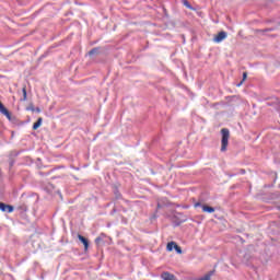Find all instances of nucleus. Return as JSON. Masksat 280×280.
Wrapping results in <instances>:
<instances>
[{"label":"nucleus","instance_id":"obj_10","mask_svg":"<svg viewBox=\"0 0 280 280\" xmlns=\"http://www.w3.org/2000/svg\"><path fill=\"white\" fill-rule=\"evenodd\" d=\"M175 245H176L175 242L167 243L166 249H167L168 252H172V250H174V246H175Z\"/></svg>","mask_w":280,"mask_h":280},{"label":"nucleus","instance_id":"obj_5","mask_svg":"<svg viewBox=\"0 0 280 280\" xmlns=\"http://www.w3.org/2000/svg\"><path fill=\"white\" fill-rule=\"evenodd\" d=\"M201 209H202L203 213H213L215 211V208H213L211 206H207V205H202Z\"/></svg>","mask_w":280,"mask_h":280},{"label":"nucleus","instance_id":"obj_19","mask_svg":"<svg viewBox=\"0 0 280 280\" xmlns=\"http://www.w3.org/2000/svg\"><path fill=\"white\" fill-rule=\"evenodd\" d=\"M9 165H10V167H14V160H10V162H9Z\"/></svg>","mask_w":280,"mask_h":280},{"label":"nucleus","instance_id":"obj_9","mask_svg":"<svg viewBox=\"0 0 280 280\" xmlns=\"http://www.w3.org/2000/svg\"><path fill=\"white\" fill-rule=\"evenodd\" d=\"M22 93H23V97L21 98V102H26L27 101V89L23 88Z\"/></svg>","mask_w":280,"mask_h":280},{"label":"nucleus","instance_id":"obj_23","mask_svg":"<svg viewBox=\"0 0 280 280\" xmlns=\"http://www.w3.org/2000/svg\"><path fill=\"white\" fill-rule=\"evenodd\" d=\"M267 32H272V28L267 30Z\"/></svg>","mask_w":280,"mask_h":280},{"label":"nucleus","instance_id":"obj_6","mask_svg":"<svg viewBox=\"0 0 280 280\" xmlns=\"http://www.w3.org/2000/svg\"><path fill=\"white\" fill-rule=\"evenodd\" d=\"M78 238L82 242V244L84 245L85 250L89 249V240H86V237L82 236V235H78Z\"/></svg>","mask_w":280,"mask_h":280},{"label":"nucleus","instance_id":"obj_11","mask_svg":"<svg viewBox=\"0 0 280 280\" xmlns=\"http://www.w3.org/2000/svg\"><path fill=\"white\" fill-rule=\"evenodd\" d=\"M174 249L176 250V253L178 255H183V248H180V246H178V244L175 243Z\"/></svg>","mask_w":280,"mask_h":280},{"label":"nucleus","instance_id":"obj_2","mask_svg":"<svg viewBox=\"0 0 280 280\" xmlns=\"http://www.w3.org/2000/svg\"><path fill=\"white\" fill-rule=\"evenodd\" d=\"M229 36V34L224 31L219 32L215 37L213 38L214 43H222Z\"/></svg>","mask_w":280,"mask_h":280},{"label":"nucleus","instance_id":"obj_7","mask_svg":"<svg viewBox=\"0 0 280 280\" xmlns=\"http://www.w3.org/2000/svg\"><path fill=\"white\" fill-rule=\"evenodd\" d=\"M39 126H43V118L39 117L36 122L33 125V130H38Z\"/></svg>","mask_w":280,"mask_h":280},{"label":"nucleus","instance_id":"obj_12","mask_svg":"<svg viewBox=\"0 0 280 280\" xmlns=\"http://www.w3.org/2000/svg\"><path fill=\"white\" fill-rule=\"evenodd\" d=\"M26 110H32V113H40L39 107L34 108L33 105L31 107H27Z\"/></svg>","mask_w":280,"mask_h":280},{"label":"nucleus","instance_id":"obj_3","mask_svg":"<svg viewBox=\"0 0 280 280\" xmlns=\"http://www.w3.org/2000/svg\"><path fill=\"white\" fill-rule=\"evenodd\" d=\"M0 211H3L4 213H12V211H14V207L0 202Z\"/></svg>","mask_w":280,"mask_h":280},{"label":"nucleus","instance_id":"obj_16","mask_svg":"<svg viewBox=\"0 0 280 280\" xmlns=\"http://www.w3.org/2000/svg\"><path fill=\"white\" fill-rule=\"evenodd\" d=\"M7 110H8V108H5L3 103L0 102V113L3 115Z\"/></svg>","mask_w":280,"mask_h":280},{"label":"nucleus","instance_id":"obj_13","mask_svg":"<svg viewBox=\"0 0 280 280\" xmlns=\"http://www.w3.org/2000/svg\"><path fill=\"white\" fill-rule=\"evenodd\" d=\"M2 115H5L7 119H9V121H12V114H10L8 109Z\"/></svg>","mask_w":280,"mask_h":280},{"label":"nucleus","instance_id":"obj_17","mask_svg":"<svg viewBox=\"0 0 280 280\" xmlns=\"http://www.w3.org/2000/svg\"><path fill=\"white\" fill-rule=\"evenodd\" d=\"M102 236H98L95 238V244H102Z\"/></svg>","mask_w":280,"mask_h":280},{"label":"nucleus","instance_id":"obj_20","mask_svg":"<svg viewBox=\"0 0 280 280\" xmlns=\"http://www.w3.org/2000/svg\"><path fill=\"white\" fill-rule=\"evenodd\" d=\"M39 174H40V176H49V173H43V172H40Z\"/></svg>","mask_w":280,"mask_h":280},{"label":"nucleus","instance_id":"obj_14","mask_svg":"<svg viewBox=\"0 0 280 280\" xmlns=\"http://www.w3.org/2000/svg\"><path fill=\"white\" fill-rule=\"evenodd\" d=\"M183 3L185 5V8H188V10H192L194 8L191 7V4L189 3V1L187 0H183Z\"/></svg>","mask_w":280,"mask_h":280},{"label":"nucleus","instance_id":"obj_21","mask_svg":"<svg viewBox=\"0 0 280 280\" xmlns=\"http://www.w3.org/2000/svg\"><path fill=\"white\" fill-rule=\"evenodd\" d=\"M195 207H202V203L197 202V203H195Z\"/></svg>","mask_w":280,"mask_h":280},{"label":"nucleus","instance_id":"obj_8","mask_svg":"<svg viewBox=\"0 0 280 280\" xmlns=\"http://www.w3.org/2000/svg\"><path fill=\"white\" fill-rule=\"evenodd\" d=\"M97 54H100V48L95 47L88 52V56H97Z\"/></svg>","mask_w":280,"mask_h":280},{"label":"nucleus","instance_id":"obj_22","mask_svg":"<svg viewBox=\"0 0 280 280\" xmlns=\"http://www.w3.org/2000/svg\"><path fill=\"white\" fill-rule=\"evenodd\" d=\"M241 174H246V171H244V170H241Z\"/></svg>","mask_w":280,"mask_h":280},{"label":"nucleus","instance_id":"obj_1","mask_svg":"<svg viewBox=\"0 0 280 280\" xmlns=\"http://www.w3.org/2000/svg\"><path fill=\"white\" fill-rule=\"evenodd\" d=\"M221 152H226V148H229V139L231 137V131L228 128L221 129Z\"/></svg>","mask_w":280,"mask_h":280},{"label":"nucleus","instance_id":"obj_15","mask_svg":"<svg viewBox=\"0 0 280 280\" xmlns=\"http://www.w3.org/2000/svg\"><path fill=\"white\" fill-rule=\"evenodd\" d=\"M248 78V73L244 72L243 73V80L237 84V86H241L242 84H244V81Z\"/></svg>","mask_w":280,"mask_h":280},{"label":"nucleus","instance_id":"obj_4","mask_svg":"<svg viewBox=\"0 0 280 280\" xmlns=\"http://www.w3.org/2000/svg\"><path fill=\"white\" fill-rule=\"evenodd\" d=\"M161 278L163 280H178L176 279V276H174L173 273H170L167 271H164L162 275H161Z\"/></svg>","mask_w":280,"mask_h":280},{"label":"nucleus","instance_id":"obj_18","mask_svg":"<svg viewBox=\"0 0 280 280\" xmlns=\"http://www.w3.org/2000/svg\"><path fill=\"white\" fill-rule=\"evenodd\" d=\"M20 209H21L22 211H27V206L23 205V206L20 207Z\"/></svg>","mask_w":280,"mask_h":280}]
</instances>
